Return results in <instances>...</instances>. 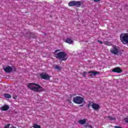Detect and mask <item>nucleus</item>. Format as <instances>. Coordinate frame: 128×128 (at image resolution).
Instances as JSON below:
<instances>
[{"label":"nucleus","mask_w":128,"mask_h":128,"mask_svg":"<svg viewBox=\"0 0 128 128\" xmlns=\"http://www.w3.org/2000/svg\"><path fill=\"white\" fill-rule=\"evenodd\" d=\"M56 70H58V72L62 70V66H59L58 65H56L55 66Z\"/></svg>","instance_id":"obj_16"},{"label":"nucleus","mask_w":128,"mask_h":128,"mask_svg":"<svg viewBox=\"0 0 128 128\" xmlns=\"http://www.w3.org/2000/svg\"><path fill=\"white\" fill-rule=\"evenodd\" d=\"M98 42H99V44H102V42L101 40H98Z\"/></svg>","instance_id":"obj_24"},{"label":"nucleus","mask_w":128,"mask_h":128,"mask_svg":"<svg viewBox=\"0 0 128 128\" xmlns=\"http://www.w3.org/2000/svg\"><path fill=\"white\" fill-rule=\"evenodd\" d=\"M100 0H94V2H100Z\"/></svg>","instance_id":"obj_25"},{"label":"nucleus","mask_w":128,"mask_h":128,"mask_svg":"<svg viewBox=\"0 0 128 128\" xmlns=\"http://www.w3.org/2000/svg\"><path fill=\"white\" fill-rule=\"evenodd\" d=\"M8 108H10V106H8V105H4L1 108V110L6 112L8 110Z\"/></svg>","instance_id":"obj_12"},{"label":"nucleus","mask_w":128,"mask_h":128,"mask_svg":"<svg viewBox=\"0 0 128 128\" xmlns=\"http://www.w3.org/2000/svg\"><path fill=\"white\" fill-rule=\"evenodd\" d=\"M28 88L30 90H31L36 92H42L44 91V88L36 83H30L28 85Z\"/></svg>","instance_id":"obj_1"},{"label":"nucleus","mask_w":128,"mask_h":128,"mask_svg":"<svg viewBox=\"0 0 128 128\" xmlns=\"http://www.w3.org/2000/svg\"><path fill=\"white\" fill-rule=\"evenodd\" d=\"M126 122H127L128 124V118H126L125 119Z\"/></svg>","instance_id":"obj_26"},{"label":"nucleus","mask_w":128,"mask_h":128,"mask_svg":"<svg viewBox=\"0 0 128 128\" xmlns=\"http://www.w3.org/2000/svg\"><path fill=\"white\" fill-rule=\"evenodd\" d=\"M108 118L110 119V120H116V118L112 117V116H108L107 117Z\"/></svg>","instance_id":"obj_19"},{"label":"nucleus","mask_w":128,"mask_h":128,"mask_svg":"<svg viewBox=\"0 0 128 128\" xmlns=\"http://www.w3.org/2000/svg\"><path fill=\"white\" fill-rule=\"evenodd\" d=\"M86 122V119L80 120L78 121V123L80 124H84Z\"/></svg>","instance_id":"obj_14"},{"label":"nucleus","mask_w":128,"mask_h":128,"mask_svg":"<svg viewBox=\"0 0 128 128\" xmlns=\"http://www.w3.org/2000/svg\"><path fill=\"white\" fill-rule=\"evenodd\" d=\"M10 124H7L5 125L4 128H10Z\"/></svg>","instance_id":"obj_20"},{"label":"nucleus","mask_w":128,"mask_h":128,"mask_svg":"<svg viewBox=\"0 0 128 128\" xmlns=\"http://www.w3.org/2000/svg\"><path fill=\"white\" fill-rule=\"evenodd\" d=\"M11 128H16L14 126H12Z\"/></svg>","instance_id":"obj_28"},{"label":"nucleus","mask_w":128,"mask_h":128,"mask_svg":"<svg viewBox=\"0 0 128 128\" xmlns=\"http://www.w3.org/2000/svg\"><path fill=\"white\" fill-rule=\"evenodd\" d=\"M92 106V102H89V103L88 104V108H90V106Z\"/></svg>","instance_id":"obj_21"},{"label":"nucleus","mask_w":128,"mask_h":128,"mask_svg":"<svg viewBox=\"0 0 128 128\" xmlns=\"http://www.w3.org/2000/svg\"><path fill=\"white\" fill-rule=\"evenodd\" d=\"M110 52L113 54H118V47L116 46H113V48L110 50Z\"/></svg>","instance_id":"obj_6"},{"label":"nucleus","mask_w":128,"mask_h":128,"mask_svg":"<svg viewBox=\"0 0 128 128\" xmlns=\"http://www.w3.org/2000/svg\"><path fill=\"white\" fill-rule=\"evenodd\" d=\"M88 72H84L82 74V76L84 78H86V74H88Z\"/></svg>","instance_id":"obj_18"},{"label":"nucleus","mask_w":128,"mask_h":128,"mask_svg":"<svg viewBox=\"0 0 128 128\" xmlns=\"http://www.w3.org/2000/svg\"><path fill=\"white\" fill-rule=\"evenodd\" d=\"M60 52V50H55V52Z\"/></svg>","instance_id":"obj_27"},{"label":"nucleus","mask_w":128,"mask_h":128,"mask_svg":"<svg viewBox=\"0 0 128 128\" xmlns=\"http://www.w3.org/2000/svg\"><path fill=\"white\" fill-rule=\"evenodd\" d=\"M14 72H16V68H14Z\"/></svg>","instance_id":"obj_29"},{"label":"nucleus","mask_w":128,"mask_h":128,"mask_svg":"<svg viewBox=\"0 0 128 128\" xmlns=\"http://www.w3.org/2000/svg\"><path fill=\"white\" fill-rule=\"evenodd\" d=\"M4 98H12V95L8 94H4Z\"/></svg>","instance_id":"obj_15"},{"label":"nucleus","mask_w":128,"mask_h":128,"mask_svg":"<svg viewBox=\"0 0 128 128\" xmlns=\"http://www.w3.org/2000/svg\"><path fill=\"white\" fill-rule=\"evenodd\" d=\"M84 4L82 1H75L72 0L68 2V6H76V8H80Z\"/></svg>","instance_id":"obj_3"},{"label":"nucleus","mask_w":128,"mask_h":128,"mask_svg":"<svg viewBox=\"0 0 128 128\" xmlns=\"http://www.w3.org/2000/svg\"><path fill=\"white\" fill-rule=\"evenodd\" d=\"M32 128H42L40 126L38 125V124H34V125L32 126Z\"/></svg>","instance_id":"obj_17"},{"label":"nucleus","mask_w":128,"mask_h":128,"mask_svg":"<svg viewBox=\"0 0 128 128\" xmlns=\"http://www.w3.org/2000/svg\"><path fill=\"white\" fill-rule=\"evenodd\" d=\"M40 76L42 80H49L50 78V76L48 75V74L42 73L40 74Z\"/></svg>","instance_id":"obj_7"},{"label":"nucleus","mask_w":128,"mask_h":128,"mask_svg":"<svg viewBox=\"0 0 128 128\" xmlns=\"http://www.w3.org/2000/svg\"><path fill=\"white\" fill-rule=\"evenodd\" d=\"M54 56L57 60L61 62H64L68 60V54L64 52H58V54H54Z\"/></svg>","instance_id":"obj_2"},{"label":"nucleus","mask_w":128,"mask_h":128,"mask_svg":"<svg viewBox=\"0 0 128 128\" xmlns=\"http://www.w3.org/2000/svg\"><path fill=\"white\" fill-rule=\"evenodd\" d=\"M88 74L89 78H91L92 76H96V74H100V72L90 70L88 72Z\"/></svg>","instance_id":"obj_8"},{"label":"nucleus","mask_w":128,"mask_h":128,"mask_svg":"<svg viewBox=\"0 0 128 128\" xmlns=\"http://www.w3.org/2000/svg\"><path fill=\"white\" fill-rule=\"evenodd\" d=\"M92 108L95 110H98L100 108V104L96 103H92Z\"/></svg>","instance_id":"obj_10"},{"label":"nucleus","mask_w":128,"mask_h":128,"mask_svg":"<svg viewBox=\"0 0 128 128\" xmlns=\"http://www.w3.org/2000/svg\"><path fill=\"white\" fill-rule=\"evenodd\" d=\"M4 70L6 72L10 74V72H12V66H8L4 68Z\"/></svg>","instance_id":"obj_11"},{"label":"nucleus","mask_w":128,"mask_h":128,"mask_svg":"<svg viewBox=\"0 0 128 128\" xmlns=\"http://www.w3.org/2000/svg\"><path fill=\"white\" fill-rule=\"evenodd\" d=\"M120 40L124 44H128V33L120 34Z\"/></svg>","instance_id":"obj_4"},{"label":"nucleus","mask_w":128,"mask_h":128,"mask_svg":"<svg viewBox=\"0 0 128 128\" xmlns=\"http://www.w3.org/2000/svg\"><path fill=\"white\" fill-rule=\"evenodd\" d=\"M85 128H92V125L85 126Z\"/></svg>","instance_id":"obj_22"},{"label":"nucleus","mask_w":128,"mask_h":128,"mask_svg":"<svg viewBox=\"0 0 128 128\" xmlns=\"http://www.w3.org/2000/svg\"><path fill=\"white\" fill-rule=\"evenodd\" d=\"M64 42L66 44H74V40L70 38H66Z\"/></svg>","instance_id":"obj_13"},{"label":"nucleus","mask_w":128,"mask_h":128,"mask_svg":"<svg viewBox=\"0 0 128 128\" xmlns=\"http://www.w3.org/2000/svg\"><path fill=\"white\" fill-rule=\"evenodd\" d=\"M76 96V94H70V98H72V96Z\"/></svg>","instance_id":"obj_23"},{"label":"nucleus","mask_w":128,"mask_h":128,"mask_svg":"<svg viewBox=\"0 0 128 128\" xmlns=\"http://www.w3.org/2000/svg\"><path fill=\"white\" fill-rule=\"evenodd\" d=\"M112 72H116L117 74H120L122 72V70L120 67H116L112 70Z\"/></svg>","instance_id":"obj_9"},{"label":"nucleus","mask_w":128,"mask_h":128,"mask_svg":"<svg viewBox=\"0 0 128 128\" xmlns=\"http://www.w3.org/2000/svg\"><path fill=\"white\" fill-rule=\"evenodd\" d=\"M73 102L74 104H82L84 102V100L82 97L76 96L73 98Z\"/></svg>","instance_id":"obj_5"}]
</instances>
